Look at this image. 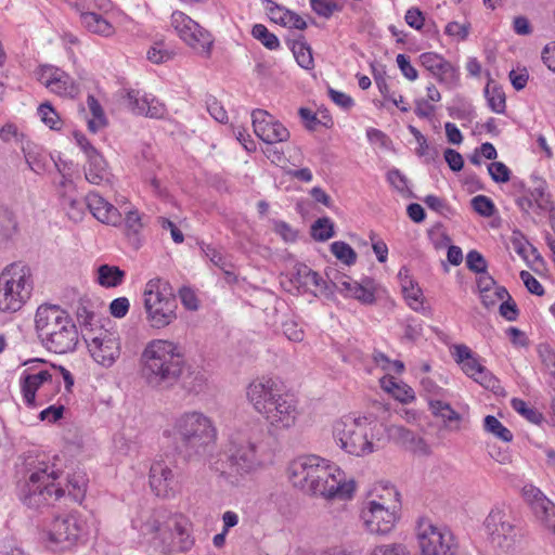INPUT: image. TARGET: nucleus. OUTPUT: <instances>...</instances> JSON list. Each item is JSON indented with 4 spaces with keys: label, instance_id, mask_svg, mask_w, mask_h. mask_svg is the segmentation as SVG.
<instances>
[{
    "label": "nucleus",
    "instance_id": "28",
    "mask_svg": "<svg viewBox=\"0 0 555 555\" xmlns=\"http://www.w3.org/2000/svg\"><path fill=\"white\" fill-rule=\"evenodd\" d=\"M292 282L296 285L298 291L304 293L317 294L318 292H323L327 288L326 281L305 264L296 267V272L293 275Z\"/></svg>",
    "mask_w": 555,
    "mask_h": 555
},
{
    "label": "nucleus",
    "instance_id": "54",
    "mask_svg": "<svg viewBox=\"0 0 555 555\" xmlns=\"http://www.w3.org/2000/svg\"><path fill=\"white\" fill-rule=\"evenodd\" d=\"M367 555H411L408 548L401 543L377 544L372 547Z\"/></svg>",
    "mask_w": 555,
    "mask_h": 555
},
{
    "label": "nucleus",
    "instance_id": "63",
    "mask_svg": "<svg viewBox=\"0 0 555 555\" xmlns=\"http://www.w3.org/2000/svg\"><path fill=\"white\" fill-rule=\"evenodd\" d=\"M310 7L315 14L325 18L338 10L337 3L332 0H310Z\"/></svg>",
    "mask_w": 555,
    "mask_h": 555
},
{
    "label": "nucleus",
    "instance_id": "10",
    "mask_svg": "<svg viewBox=\"0 0 555 555\" xmlns=\"http://www.w3.org/2000/svg\"><path fill=\"white\" fill-rule=\"evenodd\" d=\"M146 321L152 328L162 330L177 319V301L169 283L160 278L146 282L143 291Z\"/></svg>",
    "mask_w": 555,
    "mask_h": 555
},
{
    "label": "nucleus",
    "instance_id": "18",
    "mask_svg": "<svg viewBox=\"0 0 555 555\" xmlns=\"http://www.w3.org/2000/svg\"><path fill=\"white\" fill-rule=\"evenodd\" d=\"M37 80L50 92L67 99L80 93V86L65 70L53 65H42L36 70Z\"/></svg>",
    "mask_w": 555,
    "mask_h": 555
},
{
    "label": "nucleus",
    "instance_id": "55",
    "mask_svg": "<svg viewBox=\"0 0 555 555\" xmlns=\"http://www.w3.org/2000/svg\"><path fill=\"white\" fill-rule=\"evenodd\" d=\"M24 133L18 129V127L11 121L5 122L0 128V140L4 143H25L24 142Z\"/></svg>",
    "mask_w": 555,
    "mask_h": 555
},
{
    "label": "nucleus",
    "instance_id": "52",
    "mask_svg": "<svg viewBox=\"0 0 555 555\" xmlns=\"http://www.w3.org/2000/svg\"><path fill=\"white\" fill-rule=\"evenodd\" d=\"M311 234L317 241H326L334 235L333 222L328 218L318 219L312 228Z\"/></svg>",
    "mask_w": 555,
    "mask_h": 555
},
{
    "label": "nucleus",
    "instance_id": "25",
    "mask_svg": "<svg viewBox=\"0 0 555 555\" xmlns=\"http://www.w3.org/2000/svg\"><path fill=\"white\" fill-rule=\"evenodd\" d=\"M150 487L159 498H169L176 491L175 474L164 460L154 461L150 468Z\"/></svg>",
    "mask_w": 555,
    "mask_h": 555
},
{
    "label": "nucleus",
    "instance_id": "46",
    "mask_svg": "<svg viewBox=\"0 0 555 555\" xmlns=\"http://www.w3.org/2000/svg\"><path fill=\"white\" fill-rule=\"evenodd\" d=\"M251 35L269 50H276L280 48L279 38L274 34L270 33L262 24H255L251 29Z\"/></svg>",
    "mask_w": 555,
    "mask_h": 555
},
{
    "label": "nucleus",
    "instance_id": "31",
    "mask_svg": "<svg viewBox=\"0 0 555 555\" xmlns=\"http://www.w3.org/2000/svg\"><path fill=\"white\" fill-rule=\"evenodd\" d=\"M430 412L435 417L441 418L446 428L451 431H460L462 429V422L464 416L456 412L444 400L430 402Z\"/></svg>",
    "mask_w": 555,
    "mask_h": 555
},
{
    "label": "nucleus",
    "instance_id": "53",
    "mask_svg": "<svg viewBox=\"0 0 555 555\" xmlns=\"http://www.w3.org/2000/svg\"><path fill=\"white\" fill-rule=\"evenodd\" d=\"M387 181L400 194H402L404 196L411 195V191L408 185V179L399 169H397V168L390 169L387 172Z\"/></svg>",
    "mask_w": 555,
    "mask_h": 555
},
{
    "label": "nucleus",
    "instance_id": "26",
    "mask_svg": "<svg viewBox=\"0 0 555 555\" xmlns=\"http://www.w3.org/2000/svg\"><path fill=\"white\" fill-rule=\"evenodd\" d=\"M86 206L98 221L113 227L121 225L122 217L119 210L98 192L86 195Z\"/></svg>",
    "mask_w": 555,
    "mask_h": 555
},
{
    "label": "nucleus",
    "instance_id": "29",
    "mask_svg": "<svg viewBox=\"0 0 555 555\" xmlns=\"http://www.w3.org/2000/svg\"><path fill=\"white\" fill-rule=\"evenodd\" d=\"M461 369L469 378L487 389L494 391L500 386L498 378L481 364L476 354L463 363Z\"/></svg>",
    "mask_w": 555,
    "mask_h": 555
},
{
    "label": "nucleus",
    "instance_id": "13",
    "mask_svg": "<svg viewBox=\"0 0 555 555\" xmlns=\"http://www.w3.org/2000/svg\"><path fill=\"white\" fill-rule=\"evenodd\" d=\"M170 26L179 39L197 55L209 59L212 54L215 37L182 11H173Z\"/></svg>",
    "mask_w": 555,
    "mask_h": 555
},
{
    "label": "nucleus",
    "instance_id": "4",
    "mask_svg": "<svg viewBox=\"0 0 555 555\" xmlns=\"http://www.w3.org/2000/svg\"><path fill=\"white\" fill-rule=\"evenodd\" d=\"M271 452L253 428H243L229 435L222 446L215 469L231 483H237L264 468Z\"/></svg>",
    "mask_w": 555,
    "mask_h": 555
},
{
    "label": "nucleus",
    "instance_id": "48",
    "mask_svg": "<svg viewBox=\"0 0 555 555\" xmlns=\"http://www.w3.org/2000/svg\"><path fill=\"white\" fill-rule=\"evenodd\" d=\"M38 115L41 121L52 130H60L63 126L59 114L49 103H43L38 107Z\"/></svg>",
    "mask_w": 555,
    "mask_h": 555
},
{
    "label": "nucleus",
    "instance_id": "21",
    "mask_svg": "<svg viewBox=\"0 0 555 555\" xmlns=\"http://www.w3.org/2000/svg\"><path fill=\"white\" fill-rule=\"evenodd\" d=\"M251 121L255 134L267 144L286 142L289 139L288 129L264 109H254Z\"/></svg>",
    "mask_w": 555,
    "mask_h": 555
},
{
    "label": "nucleus",
    "instance_id": "62",
    "mask_svg": "<svg viewBox=\"0 0 555 555\" xmlns=\"http://www.w3.org/2000/svg\"><path fill=\"white\" fill-rule=\"evenodd\" d=\"M283 333L288 340L299 343L304 340L305 332L295 320L288 319L282 324Z\"/></svg>",
    "mask_w": 555,
    "mask_h": 555
},
{
    "label": "nucleus",
    "instance_id": "1",
    "mask_svg": "<svg viewBox=\"0 0 555 555\" xmlns=\"http://www.w3.org/2000/svg\"><path fill=\"white\" fill-rule=\"evenodd\" d=\"M333 439L345 453L364 457L383 449L389 441L411 451H418L425 442L401 425H388L373 414L344 415L332 426Z\"/></svg>",
    "mask_w": 555,
    "mask_h": 555
},
{
    "label": "nucleus",
    "instance_id": "11",
    "mask_svg": "<svg viewBox=\"0 0 555 555\" xmlns=\"http://www.w3.org/2000/svg\"><path fill=\"white\" fill-rule=\"evenodd\" d=\"M89 532L87 517L72 512L53 518L43 531V541L51 551L63 552L85 542Z\"/></svg>",
    "mask_w": 555,
    "mask_h": 555
},
{
    "label": "nucleus",
    "instance_id": "3",
    "mask_svg": "<svg viewBox=\"0 0 555 555\" xmlns=\"http://www.w3.org/2000/svg\"><path fill=\"white\" fill-rule=\"evenodd\" d=\"M131 527L165 554L189 552L195 543L191 520L165 507L138 511Z\"/></svg>",
    "mask_w": 555,
    "mask_h": 555
},
{
    "label": "nucleus",
    "instance_id": "49",
    "mask_svg": "<svg viewBox=\"0 0 555 555\" xmlns=\"http://www.w3.org/2000/svg\"><path fill=\"white\" fill-rule=\"evenodd\" d=\"M331 251L338 260L347 266L353 264L357 260L356 251L345 242L337 241L332 243Z\"/></svg>",
    "mask_w": 555,
    "mask_h": 555
},
{
    "label": "nucleus",
    "instance_id": "36",
    "mask_svg": "<svg viewBox=\"0 0 555 555\" xmlns=\"http://www.w3.org/2000/svg\"><path fill=\"white\" fill-rule=\"evenodd\" d=\"M96 272L98 283L105 288H113L121 285L126 278V272L124 270L111 264H101Z\"/></svg>",
    "mask_w": 555,
    "mask_h": 555
},
{
    "label": "nucleus",
    "instance_id": "5",
    "mask_svg": "<svg viewBox=\"0 0 555 555\" xmlns=\"http://www.w3.org/2000/svg\"><path fill=\"white\" fill-rule=\"evenodd\" d=\"M184 366L181 347L169 339L150 340L140 356L141 376L145 383L156 389H166L175 385Z\"/></svg>",
    "mask_w": 555,
    "mask_h": 555
},
{
    "label": "nucleus",
    "instance_id": "16",
    "mask_svg": "<svg viewBox=\"0 0 555 555\" xmlns=\"http://www.w3.org/2000/svg\"><path fill=\"white\" fill-rule=\"evenodd\" d=\"M284 393L282 384L270 376L257 377L246 387V398L260 415Z\"/></svg>",
    "mask_w": 555,
    "mask_h": 555
},
{
    "label": "nucleus",
    "instance_id": "60",
    "mask_svg": "<svg viewBox=\"0 0 555 555\" xmlns=\"http://www.w3.org/2000/svg\"><path fill=\"white\" fill-rule=\"evenodd\" d=\"M264 9L269 16V18L274 22L275 24L284 25L285 17L288 13V9L279 5L272 0H266L264 2Z\"/></svg>",
    "mask_w": 555,
    "mask_h": 555
},
{
    "label": "nucleus",
    "instance_id": "20",
    "mask_svg": "<svg viewBox=\"0 0 555 555\" xmlns=\"http://www.w3.org/2000/svg\"><path fill=\"white\" fill-rule=\"evenodd\" d=\"M299 411L293 396L284 393L261 415L269 427L275 431L287 430L295 426Z\"/></svg>",
    "mask_w": 555,
    "mask_h": 555
},
{
    "label": "nucleus",
    "instance_id": "35",
    "mask_svg": "<svg viewBox=\"0 0 555 555\" xmlns=\"http://www.w3.org/2000/svg\"><path fill=\"white\" fill-rule=\"evenodd\" d=\"M74 502L81 503L86 496L88 478L83 472H75L67 476L65 486H62Z\"/></svg>",
    "mask_w": 555,
    "mask_h": 555
},
{
    "label": "nucleus",
    "instance_id": "59",
    "mask_svg": "<svg viewBox=\"0 0 555 555\" xmlns=\"http://www.w3.org/2000/svg\"><path fill=\"white\" fill-rule=\"evenodd\" d=\"M505 298L509 299V294L502 286L494 287L488 293L480 295L481 302L486 308L494 307L498 302L504 300Z\"/></svg>",
    "mask_w": 555,
    "mask_h": 555
},
{
    "label": "nucleus",
    "instance_id": "22",
    "mask_svg": "<svg viewBox=\"0 0 555 555\" xmlns=\"http://www.w3.org/2000/svg\"><path fill=\"white\" fill-rule=\"evenodd\" d=\"M517 206L525 214L542 215L553 212L552 218L555 219V210L551 194L547 191V184L542 179H535L533 185L528 192L516 199Z\"/></svg>",
    "mask_w": 555,
    "mask_h": 555
},
{
    "label": "nucleus",
    "instance_id": "57",
    "mask_svg": "<svg viewBox=\"0 0 555 555\" xmlns=\"http://www.w3.org/2000/svg\"><path fill=\"white\" fill-rule=\"evenodd\" d=\"M470 203L473 209L482 217H491L495 211L493 202L486 195H477Z\"/></svg>",
    "mask_w": 555,
    "mask_h": 555
},
{
    "label": "nucleus",
    "instance_id": "40",
    "mask_svg": "<svg viewBox=\"0 0 555 555\" xmlns=\"http://www.w3.org/2000/svg\"><path fill=\"white\" fill-rule=\"evenodd\" d=\"M125 234L134 244H139V234L143 229L142 218L137 209H130L126 211L124 219Z\"/></svg>",
    "mask_w": 555,
    "mask_h": 555
},
{
    "label": "nucleus",
    "instance_id": "64",
    "mask_svg": "<svg viewBox=\"0 0 555 555\" xmlns=\"http://www.w3.org/2000/svg\"><path fill=\"white\" fill-rule=\"evenodd\" d=\"M467 268L475 273H483L487 270V262L483 256L477 250L468 251L466 256Z\"/></svg>",
    "mask_w": 555,
    "mask_h": 555
},
{
    "label": "nucleus",
    "instance_id": "8",
    "mask_svg": "<svg viewBox=\"0 0 555 555\" xmlns=\"http://www.w3.org/2000/svg\"><path fill=\"white\" fill-rule=\"evenodd\" d=\"M35 326L43 345L52 352L66 353L76 347L78 334L68 313L55 305H41Z\"/></svg>",
    "mask_w": 555,
    "mask_h": 555
},
{
    "label": "nucleus",
    "instance_id": "19",
    "mask_svg": "<svg viewBox=\"0 0 555 555\" xmlns=\"http://www.w3.org/2000/svg\"><path fill=\"white\" fill-rule=\"evenodd\" d=\"M400 509H391L383 505L363 504L360 509V519L364 529L374 535L389 534L399 519Z\"/></svg>",
    "mask_w": 555,
    "mask_h": 555
},
{
    "label": "nucleus",
    "instance_id": "23",
    "mask_svg": "<svg viewBox=\"0 0 555 555\" xmlns=\"http://www.w3.org/2000/svg\"><path fill=\"white\" fill-rule=\"evenodd\" d=\"M125 99L128 108L133 114L150 118H164L167 115L166 105L151 93L130 89Z\"/></svg>",
    "mask_w": 555,
    "mask_h": 555
},
{
    "label": "nucleus",
    "instance_id": "24",
    "mask_svg": "<svg viewBox=\"0 0 555 555\" xmlns=\"http://www.w3.org/2000/svg\"><path fill=\"white\" fill-rule=\"evenodd\" d=\"M421 65L442 85L453 88L459 82V72L442 55L435 52H424L418 57Z\"/></svg>",
    "mask_w": 555,
    "mask_h": 555
},
{
    "label": "nucleus",
    "instance_id": "14",
    "mask_svg": "<svg viewBox=\"0 0 555 555\" xmlns=\"http://www.w3.org/2000/svg\"><path fill=\"white\" fill-rule=\"evenodd\" d=\"M416 538L422 555H455L456 553L453 534L428 518H421L417 521Z\"/></svg>",
    "mask_w": 555,
    "mask_h": 555
},
{
    "label": "nucleus",
    "instance_id": "7",
    "mask_svg": "<svg viewBox=\"0 0 555 555\" xmlns=\"http://www.w3.org/2000/svg\"><path fill=\"white\" fill-rule=\"evenodd\" d=\"M59 470L46 462L30 463L23 479L17 482V496L26 507L40 511L54 505L65 495Z\"/></svg>",
    "mask_w": 555,
    "mask_h": 555
},
{
    "label": "nucleus",
    "instance_id": "2",
    "mask_svg": "<svg viewBox=\"0 0 555 555\" xmlns=\"http://www.w3.org/2000/svg\"><path fill=\"white\" fill-rule=\"evenodd\" d=\"M294 487L325 500L347 501L352 499L356 482L335 463L319 455H301L288 466Z\"/></svg>",
    "mask_w": 555,
    "mask_h": 555
},
{
    "label": "nucleus",
    "instance_id": "45",
    "mask_svg": "<svg viewBox=\"0 0 555 555\" xmlns=\"http://www.w3.org/2000/svg\"><path fill=\"white\" fill-rule=\"evenodd\" d=\"M511 406L514 411H516L519 415L532 424H540L543 420L542 413H540L535 408L530 406L522 399L513 398L511 400Z\"/></svg>",
    "mask_w": 555,
    "mask_h": 555
},
{
    "label": "nucleus",
    "instance_id": "27",
    "mask_svg": "<svg viewBox=\"0 0 555 555\" xmlns=\"http://www.w3.org/2000/svg\"><path fill=\"white\" fill-rule=\"evenodd\" d=\"M83 172L86 180L94 185L108 183L113 177L106 159L100 152L86 158Z\"/></svg>",
    "mask_w": 555,
    "mask_h": 555
},
{
    "label": "nucleus",
    "instance_id": "58",
    "mask_svg": "<svg viewBox=\"0 0 555 555\" xmlns=\"http://www.w3.org/2000/svg\"><path fill=\"white\" fill-rule=\"evenodd\" d=\"M525 501L530 505L531 509L547 500L548 498L535 486L525 485L521 490Z\"/></svg>",
    "mask_w": 555,
    "mask_h": 555
},
{
    "label": "nucleus",
    "instance_id": "34",
    "mask_svg": "<svg viewBox=\"0 0 555 555\" xmlns=\"http://www.w3.org/2000/svg\"><path fill=\"white\" fill-rule=\"evenodd\" d=\"M81 24L90 31L100 36L109 37L115 27L103 15L87 10L80 12Z\"/></svg>",
    "mask_w": 555,
    "mask_h": 555
},
{
    "label": "nucleus",
    "instance_id": "50",
    "mask_svg": "<svg viewBox=\"0 0 555 555\" xmlns=\"http://www.w3.org/2000/svg\"><path fill=\"white\" fill-rule=\"evenodd\" d=\"M375 282L372 279H363L361 286L356 289V295L352 298L361 304L371 305L375 301Z\"/></svg>",
    "mask_w": 555,
    "mask_h": 555
},
{
    "label": "nucleus",
    "instance_id": "32",
    "mask_svg": "<svg viewBox=\"0 0 555 555\" xmlns=\"http://www.w3.org/2000/svg\"><path fill=\"white\" fill-rule=\"evenodd\" d=\"M363 504L383 505L391 509H400V494L392 486H379L370 493Z\"/></svg>",
    "mask_w": 555,
    "mask_h": 555
},
{
    "label": "nucleus",
    "instance_id": "61",
    "mask_svg": "<svg viewBox=\"0 0 555 555\" xmlns=\"http://www.w3.org/2000/svg\"><path fill=\"white\" fill-rule=\"evenodd\" d=\"M334 286L345 297L352 298L356 295V289L361 286V282L354 281L349 276H341L334 282Z\"/></svg>",
    "mask_w": 555,
    "mask_h": 555
},
{
    "label": "nucleus",
    "instance_id": "41",
    "mask_svg": "<svg viewBox=\"0 0 555 555\" xmlns=\"http://www.w3.org/2000/svg\"><path fill=\"white\" fill-rule=\"evenodd\" d=\"M402 292L408 306L414 311H423V294L420 287L415 286L412 280L405 279L402 281Z\"/></svg>",
    "mask_w": 555,
    "mask_h": 555
},
{
    "label": "nucleus",
    "instance_id": "12",
    "mask_svg": "<svg viewBox=\"0 0 555 555\" xmlns=\"http://www.w3.org/2000/svg\"><path fill=\"white\" fill-rule=\"evenodd\" d=\"M31 366L25 369L20 376L18 385L23 402L27 408L34 409L41 405L48 399V391H54L52 382L55 376L53 369L36 359L30 361Z\"/></svg>",
    "mask_w": 555,
    "mask_h": 555
},
{
    "label": "nucleus",
    "instance_id": "39",
    "mask_svg": "<svg viewBox=\"0 0 555 555\" xmlns=\"http://www.w3.org/2000/svg\"><path fill=\"white\" fill-rule=\"evenodd\" d=\"M87 104L92 116L88 120V129L95 133L106 126V117L101 104L93 95L88 96Z\"/></svg>",
    "mask_w": 555,
    "mask_h": 555
},
{
    "label": "nucleus",
    "instance_id": "38",
    "mask_svg": "<svg viewBox=\"0 0 555 555\" xmlns=\"http://www.w3.org/2000/svg\"><path fill=\"white\" fill-rule=\"evenodd\" d=\"M537 519L542 526L555 533V503L550 499L545 500L532 509Z\"/></svg>",
    "mask_w": 555,
    "mask_h": 555
},
{
    "label": "nucleus",
    "instance_id": "17",
    "mask_svg": "<svg viewBox=\"0 0 555 555\" xmlns=\"http://www.w3.org/2000/svg\"><path fill=\"white\" fill-rule=\"evenodd\" d=\"M483 526L492 544L504 551H509L514 546L516 540L515 527L504 509L500 507L492 508L486 517Z\"/></svg>",
    "mask_w": 555,
    "mask_h": 555
},
{
    "label": "nucleus",
    "instance_id": "47",
    "mask_svg": "<svg viewBox=\"0 0 555 555\" xmlns=\"http://www.w3.org/2000/svg\"><path fill=\"white\" fill-rule=\"evenodd\" d=\"M199 248L202 254L220 270H225V268L232 267V263L228 258L215 246L201 243Z\"/></svg>",
    "mask_w": 555,
    "mask_h": 555
},
{
    "label": "nucleus",
    "instance_id": "15",
    "mask_svg": "<svg viewBox=\"0 0 555 555\" xmlns=\"http://www.w3.org/2000/svg\"><path fill=\"white\" fill-rule=\"evenodd\" d=\"M91 358L103 367L113 366L121 353V341L118 332L101 330L87 339Z\"/></svg>",
    "mask_w": 555,
    "mask_h": 555
},
{
    "label": "nucleus",
    "instance_id": "56",
    "mask_svg": "<svg viewBox=\"0 0 555 555\" xmlns=\"http://www.w3.org/2000/svg\"><path fill=\"white\" fill-rule=\"evenodd\" d=\"M488 172L495 183H505L511 180L512 171L502 162H492L488 165Z\"/></svg>",
    "mask_w": 555,
    "mask_h": 555
},
{
    "label": "nucleus",
    "instance_id": "6",
    "mask_svg": "<svg viewBox=\"0 0 555 555\" xmlns=\"http://www.w3.org/2000/svg\"><path fill=\"white\" fill-rule=\"evenodd\" d=\"M164 436L180 442L181 452L189 461L201 460L216 444L217 428L209 416L193 410L177 415Z\"/></svg>",
    "mask_w": 555,
    "mask_h": 555
},
{
    "label": "nucleus",
    "instance_id": "30",
    "mask_svg": "<svg viewBox=\"0 0 555 555\" xmlns=\"http://www.w3.org/2000/svg\"><path fill=\"white\" fill-rule=\"evenodd\" d=\"M22 151L31 171L42 175L48 170L52 158L41 146L27 140L23 143Z\"/></svg>",
    "mask_w": 555,
    "mask_h": 555
},
{
    "label": "nucleus",
    "instance_id": "51",
    "mask_svg": "<svg viewBox=\"0 0 555 555\" xmlns=\"http://www.w3.org/2000/svg\"><path fill=\"white\" fill-rule=\"evenodd\" d=\"M293 54L300 67L305 69L313 67L312 52L306 43L295 42L293 46Z\"/></svg>",
    "mask_w": 555,
    "mask_h": 555
},
{
    "label": "nucleus",
    "instance_id": "9",
    "mask_svg": "<svg viewBox=\"0 0 555 555\" xmlns=\"http://www.w3.org/2000/svg\"><path fill=\"white\" fill-rule=\"evenodd\" d=\"M34 289L31 270L22 262L5 266L0 272V311L14 313L30 299Z\"/></svg>",
    "mask_w": 555,
    "mask_h": 555
},
{
    "label": "nucleus",
    "instance_id": "37",
    "mask_svg": "<svg viewBox=\"0 0 555 555\" xmlns=\"http://www.w3.org/2000/svg\"><path fill=\"white\" fill-rule=\"evenodd\" d=\"M483 430L493 436L494 438L503 441V442H512L514 439L513 433L505 427L495 416L487 415L483 418Z\"/></svg>",
    "mask_w": 555,
    "mask_h": 555
},
{
    "label": "nucleus",
    "instance_id": "44",
    "mask_svg": "<svg viewBox=\"0 0 555 555\" xmlns=\"http://www.w3.org/2000/svg\"><path fill=\"white\" fill-rule=\"evenodd\" d=\"M485 95L489 107L496 114H503L506 108L505 93L502 88L488 83L485 88Z\"/></svg>",
    "mask_w": 555,
    "mask_h": 555
},
{
    "label": "nucleus",
    "instance_id": "42",
    "mask_svg": "<svg viewBox=\"0 0 555 555\" xmlns=\"http://www.w3.org/2000/svg\"><path fill=\"white\" fill-rule=\"evenodd\" d=\"M61 203L67 216L75 222L81 221L85 216L86 201L81 202L66 192L61 193Z\"/></svg>",
    "mask_w": 555,
    "mask_h": 555
},
{
    "label": "nucleus",
    "instance_id": "33",
    "mask_svg": "<svg viewBox=\"0 0 555 555\" xmlns=\"http://www.w3.org/2000/svg\"><path fill=\"white\" fill-rule=\"evenodd\" d=\"M379 384L384 391L401 403L406 404L415 400L413 388L401 380H397L393 376L387 375L382 377Z\"/></svg>",
    "mask_w": 555,
    "mask_h": 555
},
{
    "label": "nucleus",
    "instance_id": "43",
    "mask_svg": "<svg viewBox=\"0 0 555 555\" xmlns=\"http://www.w3.org/2000/svg\"><path fill=\"white\" fill-rule=\"evenodd\" d=\"M421 395L425 398L430 409V402L441 401L447 395V390L440 387L430 377H423L420 382Z\"/></svg>",
    "mask_w": 555,
    "mask_h": 555
}]
</instances>
